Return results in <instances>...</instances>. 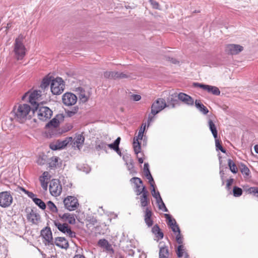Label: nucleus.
Here are the masks:
<instances>
[{"label":"nucleus","mask_w":258,"mask_h":258,"mask_svg":"<svg viewBox=\"0 0 258 258\" xmlns=\"http://www.w3.org/2000/svg\"><path fill=\"white\" fill-rule=\"evenodd\" d=\"M240 169L241 173L244 177H247L250 174V170L248 167L244 164H241Z\"/></svg>","instance_id":"nucleus-35"},{"label":"nucleus","mask_w":258,"mask_h":258,"mask_svg":"<svg viewBox=\"0 0 258 258\" xmlns=\"http://www.w3.org/2000/svg\"><path fill=\"white\" fill-rule=\"evenodd\" d=\"M33 114L36 113L38 118L41 121H47L52 115V111L46 106L36 107L35 110L32 111Z\"/></svg>","instance_id":"nucleus-4"},{"label":"nucleus","mask_w":258,"mask_h":258,"mask_svg":"<svg viewBox=\"0 0 258 258\" xmlns=\"http://www.w3.org/2000/svg\"><path fill=\"white\" fill-rule=\"evenodd\" d=\"M51 81L50 79L47 77L44 78L41 84L40 87L42 89H45L46 87H48L49 84H51Z\"/></svg>","instance_id":"nucleus-39"},{"label":"nucleus","mask_w":258,"mask_h":258,"mask_svg":"<svg viewBox=\"0 0 258 258\" xmlns=\"http://www.w3.org/2000/svg\"><path fill=\"white\" fill-rule=\"evenodd\" d=\"M24 37L20 35L16 39L14 43V52L17 60H21L26 54V48L23 44Z\"/></svg>","instance_id":"nucleus-2"},{"label":"nucleus","mask_w":258,"mask_h":258,"mask_svg":"<svg viewBox=\"0 0 258 258\" xmlns=\"http://www.w3.org/2000/svg\"><path fill=\"white\" fill-rule=\"evenodd\" d=\"M248 191L250 194H252L254 196L258 197V187H251L248 188Z\"/></svg>","instance_id":"nucleus-47"},{"label":"nucleus","mask_w":258,"mask_h":258,"mask_svg":"<svg viewBox=\"0 0 258 258\" xmlns=\"http://www.w3.org/2000/svg\"><path fill=\"white\" fill-rule=\"evenodd\" d=\"M233 196L236 197L240 196L242 194V190L241 188L234 186L233 189Z\"/></svg>","instance_id":"nucleus-41"},{"label":"nucleus","mask_w":258,"mask_h":258,"mask_svg":"<svg viewBox=\"0 0 258 258\" xmlns=\"http://www.w3.org/2000/svg\"><path fill=\"white\" fill-rule=\"evenodd\" d=\"M166 107H167V104L165 100L161 98L158 99L152 104L151 114H152L153 116H154ZM153 117V116H151V114L149 115L148 119L149 123L152 121Z\"/></svg>","instance_id":"nucleus-6"},{"label":"nucleus","mask_w":258,"mask_h":258,"mask_svg":"<svg viewBox=\"0 0 258 258\" xmlns=\"http://www.w3.org/2000/svg\"><path fill=\"white\" fill-rule=\"evenodd\" d=\"M215 140V144H216V147L217 150H220L222 152L225 153L226 150L223 149L222 146H221L219 140L216 138Z\"/></svg>","instance_id":"nucleus-45"},{"label":"nucleus","mask_w":258,"mask_h":258,"mask_svg":"<svg viewBox=\"0 0 258 258\" xmlns=\"http://www.w3.org/2000/svg\"><path fill=\"white\" fill-rule=\"evenodd\" d=\"M85 140L83 136L80 134L77 135L74 138H72V141L70 143L73 145V146L77 147L79 149L83 146Z\"/></svg>","instance_id":"nucleus-19"},{"label":"nucleus","mask_w":258,"mask_h":258,"mask_svg":"<svg viewBox=\"0 0 258 258\" xmlns=\"http://www.w3.org/2000/svg\"><path fill=\"white\" fill-rule=\"evenodd\" d=\"M159 209L162 210L164 212H168V210L166 208L163 201L160 202V203L158 204Z\"/></svg>","instance_id":"nucleus-50"},{"label":"nucleus","mask_w":258,"mask_h":258,"mask_svg":"<svg viewBox=\"0 0 258 258\" xmlns=\"http://www.w3.org/2000/svg\"><path fill=\"white\" fill-rule=\"evenodd\" d=\"M55 226L60 232H62L67 236H69L70 238L76 237V233L73 231L71 227L67 223L61 224L58 221H54Z\"/></svg>","instance_id":"nucleus-8"},{"label":"nucleus","mask_w":258,"mask_h":258,"mask_svg":"<svg viewBox=\"0 0 258 258\" xmlns=\"http://www.w3.org/2000/svg\"><path fill=\"white\" fill-rule=\"evenodd\" d=\"M58 158L57 157H52L50 159V161L49 163V167L50 168H53L56 167L58 162Z\"/></svg>","instance_id":"nucleus-40"},{"label":"nucleus","mask_w":258,"mask_h":258,"mask_svg":"<svg viewBox=\"0 0 258 258\" xmlns=\"http://www.w3.org/2000/svg\"><path fill=\"white\" fill-rule=\"evenodd\" d=\"M107 147V144L103 141H98L96 142L95 148L97 150L106 151Z\"/></svg>","instance_id":"nucleus-34"},{"label":"nucleus","mask_w":258,"mask_h":258,"mask_svg":"<svg viewBox=\"0 0 258 258\" xmlns=\"http://www.w3.org/2000/svg\"><path fill=\"white\" fill-rule=\"evenodd\" d=\"M13 202V197L10 192H0V206L3 208L9 207Z\"/></svg>","instance_id":"nucleus-10"},{"label":"nucleus","mask_w":258,"mask_h":258,"mask_svg":"<svg viewBox=\"0 0 258 258\" xmlns=\"http://www.w3.org/2000/svg\"><path fill=\"white\" fill-rule=\"evenodd\" d=\"M243 47L238 44H230L227 45L225 48L226 52L231 55L237 54L242 51Z\"/></svg>","instance_id":"nucleus-15"},{"label":"nucleus","mask_w":258,"mask_h":258,"mask_svg":"<svg viewBox=\"0 0 258 258\" xmlns=\"http://www.w3.org/2000/svg\"><path fill=\"white\" fill-rule=\"evenodd\" d=\"M178 99L188 105H193L194 100L190 96L183 93H180L178 95Z\"/></svg>","instance_id":"nucleus-21"},{"label":"nucleus","mask_w":258,"mask_h":258,"mask_svg":"<svg viewBox=\"0 0 258 258\" xmlns=\"http://www.w3.org/2000/svg\"><path fill=\"white\" fill-rule=\"evenodd\" d=\"M144 171L145 174L148 173V174H149L150 176H151V173H150V171L149 170V164L147 163L144 164Z\"/></svg>","instance_id":"nucleus-52"},{"label":"nucleus","mask_w":258,"mask_h":258,"mask_svg":"<svg viewBox=\"0 0 258 258\" xmlns=\"http://www.w3.org/2000/svg\"><path fill=\"white\" fill-rule=\"evenodd\" d=\"M107 147H109L111 149L114 150L118 154H120V152L119 151V147H117L116 144H114V143L110 144H107Z\"/></svg>","instance_id":"nucleus-46"},{"label":"nucleus","mask_w":258,"mask_h":258,"mask_svg":"<svg viewBox=\"0 0 258 258\" xmlns=\"http://www.w3.org/2000/svg\"><path fill=\"white\" fill-rule=\"evenodd\" d=\"M48 208L53 213H56L57 212V209L55 205L51 201H49L47 203Z\"/></svg>","instance_id":"nucleus-42"},{"label":"nucleus","mask_w":258,"mask_h":258,"mask_svg":"<svg viewBox=\"0 0 258 258\" xmlns=\"http://www.w3.org/2000/svg\"><path fill=\"white\" fill-rule=\"evenodd\" d=\"M51 176L47 171H45L43 173L42 175L39 177V180H44L48 181Z\"/></svg>","instance_id":"nucleus-43"},{"label":"nucleus","mask_w":258,"mask_h":258,"mask_svg":"<svg viewBox=\"0 0 258 258\" xmlns=\"http://www.w3.org/2000/svg\"><path fill=\"white\" fill-rule=\"evenodd\" d=\"M131 98L135 101H138L141 99V97L139 95H132L131 96Z\"/></svg>","instance_id":"nucleus-57"},{"label":"nucleus","mask_w":258,"mask_h":258,"mask_svg":"<svg viewBox=\"0 0 258 258\" xmlns=\"http://www.w3.org/2000/svg\"><path fill=\"white\" fill-rule=\"evenodd\" d=\"M79 93V98L80 101L82 103H85L89 99V96L86 94V93L84 90L82 88H78Z\"/></svg>","instance_id":"nucleus-27"},{"label":"nucleus","mask_w":258,"mask_h":258,"mask_svg":"<svg viewBox=\"0 0 258 258\" xmlns=\"http://www.w3.org/2000/svg\"><path fill=\"white\" fill-rule=\"evenodd\" d=\"M171 228L173 232H174V233H176V232L179 233V232H180V229L176 223L175 224H174L173 226H171Z\"/></svg>","instance_id":"nucleus-53"},{"label":"nucleus","mask_w":258,"mask_h":258,"mask_svg":"<svg viewBox=\"0 0 258 258\" xmlns=\"http://www.w3.org/2000/svg\"><path fill=\"white\" fill-rule=\"evenodd\" d=\"M49 191L50 194L54 197H57L60 195L62 187L58 179L51 180L49 184Z\"/></svg>","instance_id":"nucleus-9"},{"label":"nucleus","mask_w":258,"mask_h":258,"mask_svg":"<svg viewBox=\"0 0 258 258\" xmlns=\"http://www.w3.org/2000/svg\"><path fill=\"white\" fill-rule=\"evenodd\" d=\"M145 175L149 180L151 186H153V184H155V183L152 175L150 176L148 173L145 174Z\"/></svg>","instance_id":"nucleus-51"},{"label":"nucleus","mask_w":258,"mask_h":258,"mask_svg":"<svg viewBox=\"0 0 258 258\" xmlns=\"http://www.w3.org/2000/svg\"><path fill=\"white\" fill-rule=\"evenodd\" d=\"M41 234L48 244L53 245L54 241L50 228H45L41 230Z\"/></svg>","instance_id":"nucleus-17"},{"label":"nucleus","mask_w":258,"mask_h":258,"mask_svg":"<svg viewBox=\"0 0 258 258\" xmlns=\"http://www.w3.org/2000/svg\"><path fill=\"white\" fill-rule=\"evenodd\" d=\"M110 72H106L104 74V77L108 79H110Z\"/></svg>","instance_id":"nucleus-59"},{"label":"nucleus","mask_w":258,"mask_h":258,"mask_svg":"<svg viewBox=\"0 0 258 258\" xmlns=\"http://www.w3.org/2000/svg\"><path fill=\"white\" fill-rule=\"evenodd\" d=\"M144 132L145 131L143 129H139L138 136L134 138L133 147L134 152L137 155L141 152V147L139 140L143 139Z\"/></svg>","instance_id":"nucleus-14"},{"label":"nucleus","mask_w":258,"mask_h":258,"mask_svg":"<svg viewBox=\"0 0 258 258\" xmlns=\"http://www.w3.org/2000/svg\"><path fill=\"white\" fill-rule=\"evenodd\" d=\"M54 244L57 246L63 249H67L69 246L68 241L62 237H56L54 241Z\"/></svg>","instance_id":"nucleus-20"},{"label":"nucleus","mask_w":258,"mask_h":258,"mask_svg":"<svg viewBox=\"0 0 258 258\" xmlns=\"http://www.w3.org/2000/svg\"><path fill=\"white\" fill-rule=\"evenodd\" d=\"M233 181L234 179L233 178H230L227 180L226 183V188L228 190H229L230 189L231 185L233 184Z\"/></svg>","instance_id":"nucleus-54"},{"label":"nucleus","mask_w":258,"mask_h":258,"mask_svg":"<svg viewBox=\"0 0 258 258\" xmlns=\"http://www.w3.org/2000/svg\"><path fill=\"white\" fill-rule=\"evenodd\" d=\"M196 107L204 114H206L208 113L209 110L207 108L200 102V101L196 100L195 101Z\"/></svg>","instance_id":"nucleus-30"},{"label":"nucleus","mask_w":258,"mask_h":258,"mask_svg":"<svg viewBox=\"0 0 258 258\" xmlns=\"http://www.w3.org/2000/svg\"><path fill=\"white\" fill-rule=\"evenodd\" d=\"M228 166L229 167L230 170L233 173H236L237 172V168L235 164L233 162V161L231 159H228Z\"/></svg>","instance_id":"nucleus-37"},{"label":"nucleus","mask_w":258,"mask_h":258,"mask_svg":"<svg viewBox=\"0 0 258 258\" xmlns=\"http://www.w3.org/2000/svg\"><path fill=\"white\" fill-rule=\"evenodd\" d=\"M195 85L196 86H198L204 90H206L208 92L211 93L213 95H219L220 94V91L217 87L200 83H195Z\"/></svg>","instance_id":"nucleus-16"},{"label":"nucleus","mask_w":258,"mask_h":258,"mask_svg":"<svg viewBox=\"0 0 258 258\" xmlns=\"http://www.w3.org/2000/svg\"><path fill=\"white\" fill-rule=\"evenodd\" d=\"M152 232L156 235V237L159 239L163 237V233L161 232L159 226L157 225H154L152 229Z\"/></svg>","instance_id":"nucleus-32"},{"label":"nucleus","mask_w":258,"mask_h":258,"mask_svg":"<svg viewBox=\"0 0 258 258\" xmlns=\"http://www.w3.org/2000/svg\"><path fill=\"white\" fill-rule=\"evenodd\" d=\"M64 207L70 211H75L79 206L78 199L73 196H68L63 200Z\"/></svg>","instance_id":"nucleus-7"},{"label":"nucleus","mask_w":258,"mask_h":258,"mask_svg":"<svg viewBox=\"0 0 258 258\" xmlns=\"http://www.w3.org/2000/svg\"><path fill=\"white\" fill-rule=\"evenodd\" d=\"M74 258H86L84 255H82V254H76Z\"/></svg>","instance_id":"nucleus-62"},{"label":"nucleus","mask_w":258,"mask_h":258,"mask_svg":"<svg viewBox=\"0 0 258 258\" xmlns=\"http://www.w3.org/2000/svg\"><path fill=\"white\" fill-rule=\"evenodd\" d=\"M166 218L168 220V224L171 227L176 223L175 219H172L169 214H165Z\"/></svg>","instance_id":"nucleus-44"},{"label":"nucleus","mask_w":258,"mask_h":258,"mask_svg":"<svg viewBox=\"0 0 258 258\" xmlns=\"http://www.w3.org/2000/svg\"><path fill=\"white\" fill-rule=\"evenodd\" d=\"M59 217L66 222L70 224H74L76 223L75 215L71 213H64L62 215H59Z\"/></svg>","instance_id":"nucleus-22"},{"label":"nucleus","mask_w":258,"mask_h":258,"mask_svg":"<svg viewBox=\"0 0 258 258\" xmlns=\"http://www.w3.org/2000/svg\"><path fill=\"white\" fill-rule=\"evenodd\" d=\"M148 196V191H145L141 195L139 199L141 202V206L142 207H146L149 204L150 201Z\"/></svg>","instance_id":"nucleus-25"},{"label":"nucleus","mask_w":258,"mask_h":258,"mask_svg":"<svg viewBox=\"0 0 258 258\" xmlns=\"http://www.w3.org/2000/svg\"><path fill=\"white\" fill-rule=\"evenodd\" d=\"M150 2L151 3V4H152V5L153 6L154 8H155V9L158 8V4L156 2H155L153 0H150Z\"/></svg>","instance_id":"nucleus-58"},{"label":"nucleus","mask_w":258,"mask_h":258,"mask_svg":"<svg viewBox=\"0 0 258 258\" xmlns=\"http://www.w3.org/2000/svg\"><path fill=\"white\" fill-rule=\"evenodd\" d=\"M27 195L28 196V197L29 198H31L33 201H34V199L36 198V196L34 194H33L32 192H31L29 191V192H27Z\"/></svg>","instance_id":"nucleus-56"},{"label":"nucleus","mask_w":258,"mask_h":258,"mask_svg":"<svg viewBox=\"0 0 258 258\" xmlns=\"http://www.w3.org/2000/svg\"><path fill=\"white\" fill-rule=\"evenodd\" d=\"M176 252L178 257L184 256L185 258H188L189 255L187 253L186 249L183 244L178 246Z\"/></svg>","instance_id":"nucleus-26"},{"label":"nucleus","mask_w":258,"mask_h":258,"mask_svg":"<svg viewBox=\"0 0 258 258\" xmlns=\"http://www.w3.org/2000/svg\"><path fill=\"white\" fill-rule=\"evenodd\" d=\"M33 202L42 210H44L46 208L45 204L41 199L36 198L34 199Z\"/></svg>","instance_id":"nucleus-38"},{"label":"nucleus","mask_w":258,"mask_h":258,"mask_svg":"<svg viewBox=\"0 0 258 258\" xmlns=\"http://www.w3.org/2000/svg\"><path fill=\"white\" fill-rule=\"evenodd\" d=\"M71 141L72 137L66 138L64 140H57L51 143L49 147L52 150H60L67 146Z\"/></svg>","instance_id":"nucleus-11"},{"label":"nucleus","mask_w":258,"mask_h":258,"mask_svg":"<svg viewBox=\"0 0 258 258\" xmlns=\"http://www.w3.org/2000/svg\"><path fill=\"white\" fill-rule=\"evenodd\" d=\"M62 116L61 115L58 114L51 120L49 121L45 125L46 128H55L57 127L59 124V119H61Z\"/></svg>","instance_id":"nucleus-23"},{"label":"nucleus","mask_w":258,"mask_h":258,"mask_svg":"<svg viewBox=\"0 0 258 258\" xmlns=\"http://www.w3.org/2000/svg\"><path fill=\"white\" fill-rule=\"evenodd\" d=\"M152 215V211L148 208H147L145 211L144 220L148 227H151L153 225V222L151 219Z\"/></svg>","instance_id":"nucleus-24"},{"label":"nucleus","mask_w":258,"mask_h":258,"mask_svg":"<svg viewBox=\"0 0 258 258\" xmlns=\"http://www.w3.org/2000/svg\"><path fill=\"white\" fill-rule=\"evenodd\" d=\"M41 183V187L44 190H46L48 186V182L44 180H39Z\"/></svg>","instance_id":"nucleus-55"},{"label":"nucleus","mask_w":258,"mask_h":258,"mask_svg":"<svg viewBox=\"0 0 258 258\" xmlns=\"http://www.w3.org/2000/svg\"><path fill=\"white\" fill-rule=\"evenodd\" d=\"M62 100L64 105L70 106L76 103L77 97L72 93L67 92L62 95Z\"/></svg>","instance_id":"nucleus-12"},{"label":"nucleus","mask_w":258,"mask_h":258,"mask_svg":"<svg viewBox=\"0 0 258 258\" xmlns=\"http://www.w3.org/2000/svg\"><path fill=\"white\" fill-rule=\"evenodd\" d=\"M254 149L255 152L257 154H258V145H256L254 146Z\"/></svg>","instance_id":"nucleus-64"},{"label":"nucleus","mask_w":258,"mask_h":258,"mask_svg":"<svg viewBox=\"0 0 258 258\" xmlns=\"http://www.w3.org/2000/svg\"><path fill=\"white\" fill-rule=\"evenodd\" d=\"M169 250L167 246L160 247L159 258H168Z\"/></svg>","instance_id":"nucleus-31"},{"label":"nucleus","mask_w":258,"mask_h":258,"mask_svg":"<svg viewBox=\"0 0 258 258\" xmlns=\"http://www.w3.org/2000/svg\"><path fill=\"white\" fill-rule=\"evenodd\" d=\"M31 108L27 104H19L15 105L13 109L15 119L19 122L23 123L31 117Z\"/></svg>","instance_id":"nucleus-1"},{"label":"nucleus","mask_w":258,"mask_h":258,"mask_svg":"<svg viewBox=\"0 0 258 258\" xmlns=\"http://www.w3.org/2000/svg\"><path fill=\"white\" fill-rule=\"evenodd\" d=\"M37 162V163L40 165H43L44 164V161L42 158H39Z\"/></svg>","instance_id":"nucleus-61"},{"label":"nucleus","mask_w":258,"mask_h":258,"mask_svg":"<svg viewBox=\"0 0 258 258\" xmlns=\"http://www.w3.org/2000/svg\"><path fill=\"white\" fill-rule=\"evenodd\" d=\"M176 242L179 244V245L182 244L183 243V238L182 236L180 233V232L179 233L178 232L176 236Z\"/></svg>","instance_id":"nucleus-49"},{"label":"nucleus","mask_w":258,"mask_h":258,"mask_svg":"<svg viewBox=\"0 0 258 258\" xmlns=\"http://www.w3.org/2000/svg\"><path fill=\"white\" fill-rule=\"evenodd\" d=\"M154 184H153V186H152L153 188L151 190V193H152L153 197L156 199L157 203L158 204V203H160V202H162V199L160 196L159 192L156 191Z\"/></svg>","instance_id":"nucleus-33"},{"label":"nucleus","mask_w":258,"mask_h":258,"mask_svg":"<svg viewBox=\"0 0 258 258\" xmlns=\"http://www.w3.org/2000/svg\"><path fill=\"white\" fill-rule=\"evenodd\" d=\"M65 83L60 77H56L51 80L50 89L53 95H59L61 94L64 89Z\"/></svg>","instance_id":"nucleus-5"},{"label":"nucleus","mask_w":258,"mask_h":258,"mask_svg":"<svg viewBox=\"0 0 258 258\" xmlns=\"http://www.w3.org/2000/svg\"><path fill=\"white\" fill-rule=\"evenodd\" d=\"M120 141V137H118L116 139V140L114 142V144H116L117 147H119Z\"/></svg>","instance_id":"nucleus-60"},{"label":"nucleus","mask_w":258,"mask_h":258,"mask_svg":"<svg viewBox=\"0 0 258 258\" xmlns=\"http://www.w3.org/2000/svg\"><path fill=\"white\" fill-rule=\"evenodd\" d=\"M110 79L124 78H126L127 76L123 73L118 72H110Z\"/></svg>","instance_id":"nucleus-36"},{"label":"nucleus","mask_w":258,"mask_h":258,"mask_svg":"<svg viewBox=\"0 0 258 258\" xmlns=\"http://www.w3.org/2000/svg\"><path fill=\"white\" fill-rule=\"evenodd\" d=\"M208 126L209 127L214 138L215 139H216L217 138V130L216 126L215 124V123L213 122V121L209 119L208 120Z\"/></svg>","instance_id":"nucleus-28"},{"label":"nucleus","mask_w":258,"mask_h":258,"mask_svg":"<svg viewBox=\"0 0 258 258\" xmlns=\"http://www.w3.org/2000/svg\"><path fill=\"white\" fill-rule=\"evenodd\" d=\"M146 126V123H143L140 129H142V130L143 129V130L145 131Z\"/></svg>","instance_id":"nucleus-63"},{"label":"nucleus","mask_w":258,"mask_h":258,"mask_svg":"<svg viewBox=\"0 0 258 258\" xmlns=\"http://www.w3.org/2000/svg\"><path fill=\"white\" fill-rule=\"evenodd\" d=\"M131 181L136 185L135 192L137 196L141 195L145 191H148L145 186L143 185L142 180L138 177H133L131 179Z\"/></svg>","instance_id":"nucleus-13"},{"label":"nucleus","mask_w":258,"mask_h":258,"mask_svg":"<svg viewBox=\"0 0 258 258\" xmlns=\"http://www.w3.org/2000/svg\"><path fill=\"white\" fill-rule=\"evenodd\" d=\"M27 219L33 224H36L40 219V215L37 212L36 209H31L27 214Z\"/></svg>","instance_id":"nucleus-18"},{"label":"nucleus","mask_w":258,"mask_h":258,"mask_svg":"<svg viewBox=\"0 0 258 258\" xmlns=\"http://www.w3.org/2000/svg\"><path fill=\"white\" fill-rule=\"evenodd\" d=\"M41 91L40 90H33L26 93L22 97L23 101H27L32 105L38 107V102L41 100Z\"/></svg>","instance_id":"nucleus-3"},{"label":"nucleus","mask_w":258,"mask_h":258,"mask_svg":"<svg viewBox=\"0 0 258 258\" xmlns=\"http://www.w3.org/2000/svg\"><path fill=\"white\" fill-rule=\"evenodd\" d=\"M98 245L105 248L106 250H110L112 249L111 245L109 243L108 241L105 239H100L98 242Z\"/></svg>","instance_id":"nucleus-29"},{"label":"nucleus","mask_w":258,"mask_h":258,"mask_svg":"<svg viewBox=\"0 0 258 258\" xmlns=\"http://www.w3.org/2000/svg\"><path fill=\"white\" fill-rule=\"evenodd\" d=\"M126 166L128 170L131 172V173L133 172L134 171V166L132 160H130L128 162H126Z\"/></svg>","instance_id":"nucleus-48"}]
</instances>
